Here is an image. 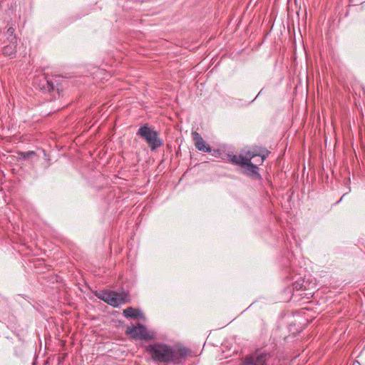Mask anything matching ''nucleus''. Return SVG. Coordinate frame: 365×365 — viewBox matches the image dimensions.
<instances>
[{
  "label": "nucleus",
  "instance_id": "13",
  "mask_svg": "<svg viewBox=\"0 0 365 365\" xmlns=\"http://www.w3.org/2000/svg\"><path fill=\"white\" fill-rule=\"evenodd\" d=\"M344 196V195L340 198L339 201L342 200V198H343Z\"/></svg>",
  "mask_w": 365,
  "mask_h": 365
},
{
  "label": "nucleus",
  "instance_id": "12",
  "mask_svg": "<svg viewBox=\"0 0 365 365\" xmlns=\"http://www.w3.org/2000/svg\"><path fill=\"white\" fill-rule=\"evenodd\" d=\"M14 29L12 27H10V28L8 29V30L6 31V34H7V35L9 36V38L10 41L12 39V37H15L14 36Z\"/></svg>",
  "mask_w": 365,
  "mask_h": 365
},
{
  "label": "nucleus",
  "instance_id": "5",
  "mask_svg": "<svg viewBox=\"0 0 365 365\" xmlns=\"http://www.w3.org/2000/svg\"><path fill=\"white\" fill-rule=\"evenodd\" d=\"M96 296L113 307H118L126 302V296L113 291H103Z\"/></svg>",
  "mask_w": 365,
  "mask_h": 365
},
{
  "label": "nucleus",
  "instance_id": "4",
  "mask_svg": "<svg viewBox=\"0 0 365 365\" xmlns=\"http://www.w3.org/2000/svg\"><path fill=\"white\" fill-rule=\"evenodd\" d=\"M125 333L135 339L150 340L155 338L153 331H148L145 327L140 324L127 327Z\"/></svg>",
  "mask_w": 365,
  "mask_h": 365
},
{
  "label": "nucleus",
  "instance_id": "3",
  "mask_svg": "<svg viewBox=\"0 0 365 365\" xmlns=\"http://www.w3.org/2000/svg\"><path fill=\"white\" fill-rule=\"evenodd\" d=\"M137 135L146 141L152 150H156L163 144V140L158 137V133L147 125L141 126L138 129Z\"/></svg>",
  "mask_w": 365,
  "mask_h": 365
},
{
  "label": "nucleus",
  "instance_id": "2",
  "mask_svg": "<svg viewBox=\"0 0 365 365\" xmlns=\"http://www.w3.org/2000/svg\"><path fill=\"white\" fill-rule=\"evenodd\" d=\"M267 155L262 154L257 150H243L239 155H230V160L235 164L240 165L243 173L255 179H259V168L265 160Z\"/></svg>",
  "mask_w": 365,
  "mask_h": 365
},
{
  "label": "nucleus",
  "instance_id": "1",
  "mask_svg": "<svg viewBox=\"0 0 365 365\" xmlns=\"http://www.w3.org/2000/svg\"><path fill=\"white\" fill-rule=\"evenodd\" d=\"M153 360L162 363L172 362L178 364L181 359L189 354V350L185 347L174 349L164 344H150L146 348Z\"/></svg>",
  "mask_w": 365,
  "mask_h": 365
},
{
  "label": "nucleus",
  "instance_id": "7",
  "mask_svg": "<svg viewBox=\"0 0 365 365\" xmlns=\"http://www.w3.org/2000/svg\"><path fill=\"white\" fill-rule=\"evenodd\" d=\"M192 139L195 142V147L201 151L209 153L211 151L210 145H207L201 135L197 132L192 133Z\"/></svg>",
  "mask_w": 365,
  "mask_h": 365
},
{
  "label": "nucleus",
  "instance_id": "11",
  "mask_svg": "<svg viewBox=\"0 0 365 365\" xmlns=\"http://www.w3.org/2000/svg\"><path fill=\"white\" fill-rule=\"evenodd\" d=\"M34 151H28V152H20L19 153V155L20 158H22L24 160H26L30 158L31 157L35 155Z\"/></svg>",
  "mask_w": 365,
  "mask_h": 365
},
{
  "label": "nucleus",
  "instance_id": "9",
  "mask_svg": "<svg viewBox=\"0 0 365 365\" xmlns=\"http://www.w3.org/2000/svg\"><path fill=\"white\" fill-rule=\"evenodd\" d=\"M10 43H11L10 44L6 46L4 48L3 53L5 56L13 57V56L16 53V37H12V39L11 40Z\"/></svg>",
  "mask_w": 365,
  "mask_h": 365
},
{
  "label": "nucleus",
  "instance_id": "6",
  "mask_svg": "<svg viewBox=\"0 0 365 365\" xmlns=\"http://www.w3.org/2000/svg\"><path fill=\"white\" fill-rule=\"evenodd\" d=\"M268 354L263 352H257L247 356L242 365H266Z\"/></svg>",
  "mask_w": 365,
  "mask_h": 365
},
{
  "label": "nucleus",
  "instance_id": "10",
  "mask_svg": "<svg viewBox=\"0 0 365 365\" xmlns=\"http://www.w3.org/2000/svg\"><path fill=\"white\" fill-rule=\"evenodd\" d=\"M45 79V84L42 85V87L41 88L46 90L48 91H51L54 89V86L53 83L48 80H47L46 78Z\"/></svg>",
  "mask_w": 365,
  "mask_h": 365
},
{
  "label": "nucleus",
  "instance_id": "8",
  "mask_svg": "<svg viewBox=\"0 0 365 365\" xmlns=\"http://www.w3.org/2000/svg\"><path fill=\"white\" fill-rule=\"evenodd\" d=\"M123 314L125 317L131 319H142L144 317L140 310L135 309L131 307L124 309Z\"/></svg>",
  "mask_w": 365,
  "mask_h": 365
}]
</instances>
